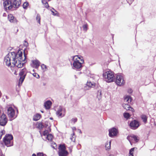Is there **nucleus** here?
<instances>
[{
    "label": "nucleus",
    "mask_w": 156,
    "mask_h": 156,
    "mask_svg": "<svg viewBox=\"0 0 156 156\" xmlns=\"http://www.w3.org/2000/svg\"><path fill=\"white\" fill-rule=\"evenodd\" d=\"M22 51L19 50L16 52H12L9 53L5 57L4 62L6 65L8 66L11 65L12 63V65L15 66L18 68H21L23 66L24 61L26 58V55L24 53V58L23 57Z\"/></svg>",
    "instance_id": "f257e3e1"
},
{
    "label": "nucleus",
    "mask_w": 156,
    "mask_h": 156,
    "mask_svg": "<svg viewBox=\"0 0 156 156\" xmlns=\"http://www.w3.org/2000/svg\"><path fill=\"white\" fill-rule=\"evenodd\" d=\"M4 8L6 10L18 8L21 4V0H2Z\"/></svg>",
    "instance_id": "f03ea898"
},
{
    "label": "nucleus",
    "mask_w": 156,
    "mask_h": 156,
    "mask_svg": "<svg viewBox=\"0 0 156 156\" xmlns=\"http://www.w3.org/2000/svg\"><path fill=\"white\" fill-rule=\"evenodd\" d=\"M73 69H80L82 67V64L84 63V60L83 58L80 56L75 55L73 58Z\"/></svg>",
    "instance_id": "7ed1b4c3"
},
{
    "label": "nucleus",
    "mask_w": 156,
    "mask_h": 156,
    "mask_svg": "<svg viewBox=\"0 0 156 156\" xmlns=\"http://www.w3.org/2000/svg\"><path fill=\"white\" fill-rule=\"evenodd\" d=\"M51 129L49 127H48L47 129H45L41 133V136L43 140L47 139L49 141H51L53 139V136L51 134L49 133L51 132Z\"/></svg>",
    "instance_id": "20e7f679"
},
{
    "label": "nucleus",
    "mask_w": 156,
    "mask_h": 156,
    "mask_svg": "<svg viewBox=\"0 0 156 156\" xmlns=\"http://www.w3.org/2000/svg\"><path fill=\"white\" fill-rule=\"evenodd\" d=\"M103 76L107 82H112L115 80L114 73L111 71H108L103 73Z\"/></svg>",
    "instance_id": "39448f33"
},
{
    "label": "nucleus",
    "mask_w": 156,
    "mask_h": 156,
    "mask_svg": "<svg viewBox=\"0 0 156 156\" xmlns=\"http://www.w3.org/2000/svg\"><path fill=\"white\" fill-rule=\"evenodd\" d=\"M7 113L10 119L11 120L16 118L17 116L16 115H15L14 109L11 107L7 108Z\"/></svg>",
    "instance_id": "423d86ee"
},
{
    "label": "nucleus",
    "mask_w": 156,
    "mask_h": 156,
    "mask_svg": "<svg viewBox=\"0 0 156 156\" xmlns=\"http://www.w3.org/2000/svg\"><path fill=\"white\" fill-rule=\"evenodd\" d=\"M115 82L117 85L119 86H121L123 85L125 83L123 76L120 74L117 75L115 78Z\"/></svg>",
    "instance_id": "0eeeda50"
},
{
    "label": "nucleus",
    "mask_w": 156,
    "mask_h": 156,
    "mask_svg": "<svg viewBox=\"0 0 156 156\" xmlns=\"http://www.w3.org/2000/svg\"><path fill=\"white\" fill-rule=\"evenodd\" d=\"M13 139L12 136L10 134L6 135L3 139V141L7 147H9L12 145L11 143V141Z\"/></svg>",
    "instance_id": "6e6552de"
},
{
    "label": "nucleus",
    "mask_w": 156,
    "mask_h": 156,
    "mask_svg": "<svg viewBox=\"0 0 156 156\" xmlns=\"http://www.w3.org/2000/svg\"><path fill=\"white\" fill-rule=\"evenodd\" d=\"M66 149L64 145H60L59 146L58 151L59 156H66L68 155V152Z\"/></svg>",
    "instance_id": "1a4fd4ad"
},
{
    "label": "nucleus",
    "mask_w": 156,
    "mask_h": 156,
    "mask_svg": "<svg viewBox=\"0 0 156 156\" xmlns=\"http://www.w3.org/2000/svg\"><path fill=\"white\" fill-rule=\"evenodd\" d=\"M65 109L63 107L59 106L56 112V114L58 117H62L65 115Z\"/></svg>",
    "instance_id": "9d476101"
},
{
    "label": "nucleus",
    "mask_w": 156,
    "mask_h": 156,
    "mask_svg": "<svg viewBox=\"0 0 156 156\" xmlns=\"http://www.w3.org/2000/svg\"><path fill=\"white\" fill-rule=\"evenodd\" d=\"M7 119L4 114L0 115V125L4 126L6 125L7 122Z\"/></svg>",
    "instance_id": "9b49d317"
},
{
    "label": "nucleus",
    "mask_w": 156,
    "mask_h": 156,
    "mask_svg": "<svg viewBox=\"0 0 156 156\" xmlns=\"http://www.w3.org/2000/svg\"><path fill=\"white\" fill-rule=\"evenodd\" d=\"M109 135L112 137L116 136L118 133L117 129L115 128L109 129Z\"/></svg>",
    "instance_id": "f8f14e48"
},
{
    "label": "nucleus",
    "mask_w": 156,
    "mask_h": 156,
    "mask_svg": "<svg viewBox=\"0 0 156 156\" xmlns=\"http://www.w3.org/2000/svg\"><path fill=\"white\" fill-rule=\"evenodd\" d=\"M30 65L32 67L37 69L39 66V62L38 60L33 59L31 61Z\"/></svg>",
    "instance_id": "ddd939ff"
},
{
    "label": "nucleus",
    "mask_w": 156,
    "mask_h": 156,
    "mask_svg": "<svg viewBox=\"0 0 156 156\" xmlns=\"http://www.w3.org/2000/svg\"><path fill=\"white\" fill-rule=\"evenodd\" d=\"M130 126L132 129H136L139 126V123L138 121L134 120L130 122Z\"/></svg>",
    "instance_id": "4468645a"
},
{
    "label": "nucleus",
    "mask_w": 156,
    "mask_h": 156,
    "mask_svg": "<svg viewBox=\"0 0 156 156\" xmlns=\"http://www.w3.org/2000/svg\"><path fill=\"white\" fill-rule=\"evenodd\" d=\"M52 102L50 101H47L44 103V106L47 109H49L51 105Z\"/></svg>",
    "instance_id": "2eb2a0df"
},
{
    "label": "nucleus",
    "mask_w": 156,
    "mask_h": 156,
    "mask_svg": "<svg viewBox=\"0 0 156 156\" xmlns=\"http://www.w3.org/2000/svg\"><path fill=\"white\" fill-rule=\"evenodd\" d=\"M123 108L126 110H130L132 112H133V109L130 107V106L127 104H124L122 105Z\"/></svg>",
    "instance_id": "dca6fc26"
},
{
    "label": "nucleus",
    "mask_w": 156,
    "mask_h": 156,
    "mask_svg": "<svg viewBox=\"0 0 156 156\" xmlns=\"http://www.w3.org/2000/svg\"><path fill=\"white\" fill-rule=\"evenodd\" d=\"M28 45V43L26 41H25L23 44H22L20 45L19 46V49H27Z\"/></svg>",
    "instance_id": "f3484780"
},
{
    "label": "nucleus",
    "mask_w": 156,
    "mask_h": 156,
    "mask_svg": "<svg viewBox=\"0 0 156 156\" xmlns=\"http://www.w3.org/2000/svg\"><path fill=\"white\" fill-rule=\"evenodd\" d=\"M131 138H132L134 139V140L136 141V142H137L138 141V139H137V137L135 135H133L132 136H128L127 137V139L129 140V141L130 143V139Z\"/></svg>",
    "instance_id": "a211bd4d"
},
{
    "label": "nucleus",
    "mask_w": 156,
    "mask_h": 156,
    "mask_svg": "<svg viewBox=\"0 0 156 156\" xmlns=\"http://www.w3.org/2000/svg\"><path fill=\"white\" fill-rule=\"evenodd\" d=\"M125 102L128 104L131 102V98L130 96H127L124 99Z\"/></svg>",
    "instance_id": "6ab92c4d"
},
{
    "label": "nucleus",
    "mask_w": 156,
    "mask_h": 156,
    "mask_svg": "<svg viewBox=\"0 0 156 156\" xmlns=\"http://www.w3.org/2000/svg\"><path fill=\"white\" fill-rule=\"evenodd\" d=\"M141 118L143 120V122L146 123L147 122V117L144 115H142L141 116Z\"/></svg>",
    "instance_id": "aec40b11"
},
{
    "label": "nucleus",
    "mask_w": 156,
    "mask_h": 156,
    "mask_svg": "<svg viewBox=\"0 0 156 156\" xmlns=\"http://www.w3.org/2000/svg\"><path fill=\"white\" fill-rule=\"evenodd\" d=\"M26 75V69H23L21 70L20 73V76H25Z\"/></svg>",
    "instance_id": "412c9836"
},
{
    "label": "nucleus",
    "mask_w": 156,
    "mask_h": 156,
    "mask_svg": "<svg viewBox=\"0 0 156 156\" xmlns=\"http://www.w3.org/2000/svg\"><path fill=\"white\" fill-rule=\"evenodd\" d=\"M42 3L43 4V5H44L46 8H48L49 7L48 3L45 0H42Z\"/></svg>",
    "instance_id": "4be33fe9"
},
{
    "label": "nucleus",
    "mask_w": 156,
    "mask_h": 156,
    "mask_svg": "<svg viewBox=\"0 0 156 156\" xmlns=\"http://www.w3.org/2000/svg\"><path fill=\"white\" fill-rule=\"evenodd\" d=\"M39 119V114L38 113L36 115H34V116L33 120L36 121L38 120Z\"/></svg>",
    "instance_id": "5701e85b"
},
{
    "label": "nucleus",
    "mask_w": 156,
    "mask_h": 156,
    "mask_svg": "<svg viewBox=\"0 0 156 156\" xmlns=\"http://www.w3.org/2000/svg\"><path fill=\"white\" fill-rule=\"evenodd\" d=\"M29 5V3L28 2H24L23 5V9H27Z\"/></svg>",
    "instance_id": "b1692460"
},
{
    "label": "nucleus",
    "mask_w": 156,
    "mask_h": 156,
    "mask_svg": "<svg viewBox=\"0 0 156 156\" xmlns=\"http://www.w3.org/2000/svg\"><path fill=\"white\" fill-rule=\"evenodd\" d=\"M136 149V147H133L131 148L129 151V156H133V152L134 151V150Z\"/></svg>",
    "instance_id": "393cba45"
},
{
    "label": "nucleus",
    "mask_w": 156,
    "mask_h": 156,
    "mask_svg": "<svg viewBox=\"0 0 156 156\" xmlns=\"http://www.w3.org/2000/svg\"><path fill=\"white\" fill-rule=\"evenodd\" d=\"M41 66L43 72H44L47 70V69L46 65L43 64L41 65Z\"/></svg>",
    "instance_id": "a878e982"
},
{
    "label": "nucleus",
    "mask_w": 156,
    "mask_h": 156,
    "mask_svg": "<svg viewBox=\"0 0 156 156\" xmlns=\"http://www.w3.org/2000/svg\"><path fill=\"white\" fill-rule=\"evenodd\" d=\"M51 11L52 12L53 15L54 16H56L58 14V12L54 8H52L51 9Z\"/></svg>",
    "instance_id": "bb28decb"
},
{
    "label": "nucleus",
    "mask_w": 156,
    "mask_h": 156,
    "mask_svg": "<svg viewBox=\"0 0 156 156\" xmlns=\"http://www.w3.org/2000/svg\"><path fill=\"white\" fill-rule=\"evenodd\" d=\"M76 136L75 135V133L74 132H73V133L71 134V136L70 139L72 141H74L75 140Z\"/></svg>",
    "instance_id": "cd10ccee"
},
{
    "label": "nucleus",
    "mask_w": 156,
    "mask_h": 156,
    "mask_svg": "<svg viewBox=\"0 0 156 156\" xmlns=\"http://www.w3.org/2000/svg\"><path fill=\"white\" fill-rule=\"evenodd\" d=\"M86 84L90 88H91L93 86H94V84L91 82H87Z\"/></svg>",
    "instance_id": "c85d7f7f"
},
{
    "label": "nucleus",
    "mask_w": 156,
    "mask_h": 156,
    "mask_svg": "<svg viewBox=\"0 0 156 156\" xmlns=\"http://www.w3.org/2000/svg\"><path fill=\"white\" fill-rule=\"evenodd\" d=\"M34 127L37 129H39V123L35 122L34 123Z\"/></svg>",
    "instance_id": "c756f323"
},
{
    "label": "nucleus",
    "mask_w": 156,
    "mask_h": 156,
    "mask_svg": "<svg viewBox=\"0 0 156 156\" xmlns=\"http://www.w3.org/2000/svg\"><path fill=\"white\" fill-rule=\"evenodd\" d=\"M33 71L34 72V73H32L33 76L37 78H38L39 77V75H38L37 73H35L34 69L33 70Z\"/></svg>",
    "instance_id": "7c9ffc66"
},
{
    "label": "nucleus",
    "mask_w": 156,
    "mask_h": 156,
    "mask_svg": "<svg viewBox=\"0 0 156 156\" xmlns=\"http://www.w3.org/2000/svg\"><path fill=\"white\" fill-rule=\"evenodd\" d=\"M111 143V141H110L108 143H107L105 144L106 149H109L110 148Z\"/></svg>",
    "instance_id": "2f4dec72"
},
{
    "label": "nucleus",
    "mask_w": 156,
    "mask_h": 156,
    "mask_svg": "<svg viewBox=\"0 0 156 156\" xmlns=\"http://www.w3.org/2000/svg\"><path fill=\"white\" fill-rule=\"evenodd\" d=\"M124 116L125 118L128 119L130 117V115L128 113H124Z\"/></svg>",
    "instance_id": "473e14b6"
},
{
    "label": "nucleus",
    "mask_w": 156,
    "mask_h": 156,
    "mask_svg": "<svg viewBox=\"0 0 156 156\" xmlns=\"http://www.w3.org/2000/svg\"><path fill=\"white\" fill-rule=\"evenodd\" d=\"M87 27L88 25L87 24H86L83 25V30L84 31H86L87 30Z\"/></svg>",
    "instance_id": "72a5a7b5"
},
{
    "label": "nucleus",
    "mask_w": 156,
    "mask_h": 156,
    "mask_svg": "<svg viewBox=\"0 0 156 156\" xmlns=\"http://www.w3.org/2000/svg\"><path fill=\"white\" fill-rule=\"evenodd\" d=\"M20 82H21V83H22L24 80V79L25 78V76H20Z\"/></svg>",
    "instance_id": "f704fd0d"
},
{
    "label": "nucleus",
    "mask_w": 156,
    "mask_h": 156,
    "mask_svg": "<svg viewBox=\"0 0 156 156\" xmlns=\"http://www.w3.org/2000/svg\"><path fill=\"white\" fill-rule=\"evenodd\" d=\"M77 121V119L76 118H73L71 120V122L73 123H75Z\"/></svg>",
    "instance_id": "c9c22d12"
},
{
    "label": "nucleus",
    "mask_w": 156,
    "mask_h": 156,
    "mask_svg": "<svg viewBox=\"0 0 156 156\" xmlns=\"http://www.w3.org/2000/svg\"><path fill=\"white\" fill-rule=\"evenodd\" d=\"M10 16H9L8 18L9 19V21L11 22H13V19H14V17H13L12 16H11V19L10 18Z\"/></svg>",
    "instance_id": "e433bc0d"
},
{
    "label": "nucleus",
    "mask_w": 156,
    "mask_h": 156,
    "mask_svg": "<svg viewBox=\"0 0 156 156\" xmlns=\"http://www.w3.org/2000/svg\"><path fill=\"white\" fill-rule=\"evenodd\" d=\"M83 88L84 90H87L89 89L90 88L88 87V86L86 84Z\"/></svg>",
    "instance_id": "4c0bfd02"
},
{
    "label": "nucleus",
    "mask_w": 156,
    "mask_h": 156,
    "mask_svg": "<svg viewBox=\"0 0 156 156\" xmlns=\"http://www.w3.org/2000/svg\"><path fill=\"white\" fill-rule=\"evenodd\" d=\"M127 2L130 4H131L133 2V1L134 0H126Z\"/></svg>",
    "instance_id": "58836bf2"
},
{
    "label": "nucleus",
    "mask_w": 156,
    "mask_h": 156,
    "mask_svg": "<svg viewBox=\"0 0 156 156\" xmlns=\"http://www.w3.org/2000/svg\"><path fill=\"white\" fill-rule=\"evenodd\" d=\"M36 20H37V22L39 23V16H38V14L37 15L36 18Z\"/></svg>",
    "instance_id": "ea45409f"
},
{
    "label": "nucleus",
    "mask_w": 156,
    "mask_h": 156,
    "mask_svg": "<svg viewBox=\"0 0 156 156\" xmlns=\"http://www.w3.org/2000/svg\"><path fill=\"white\" fill-rule=\"evenodd\" d=\"M5 132V131L4 130H3V131H1L0 133H2V134H1V135L0 136V139L1 138V136H2V135L3 134H4V133Z\"/></svg>",
    "instance_id": "a19ab883"
},
{
    "label": "nucleus",
    "mask_w": 156,
    "mask_h": 156,
    "mask_svg": "<svg viewBox=\"0 0 156 156\" xmlns=\"http://www.w3.org/2000/svg\"><path fill=\"white\" fill-rule=\"evenodd\" d=\"M98 96H101V90H98Z\"/></svg>",
    "instance_id": "79ce46f5"
},
{
    "label": "nucleus",
    "mask_w": 156,
    "mask_h": 156,
    "mask_svg": "<svg viewBox=\"0 0 156 156\" xmlns=\"http://www.w3.org/2000/svg\"><path fill=\"white\" fill-rule=\"evenodd\" d=\"M37 156H38L39 155V153H37ZM32 156H36V154H33L32 155Z\"/></svg>",
    "instance_id": "37998d69"
},
{
    "label": "nucleus",
    "mask_w": 156,
    "mask_h": 156,
    "mask_svg": "<svg viewBox=\"0 0 156 156\" xmlns=\"http://www.w3.org/2000/svg\"><path fill=\"white\" fill-rule=\"evenodd\" d=\"M39 126H40V127H41V128L43 127V125L41 123H40Z\"/></svg>",
    "instance_id": "c03bdc74"
},
{
    "label": "nucleus",
    "mask_w": 156,
    "mask_h": 156,
    "mask_svg": "<svg viewBox=\"0 0 156 156\" xmlns=\"http://www.w3.org/2000/svg\"><path fill=\"white\" fill-rule=\"evenodd\" d=\"M44 154L43 153H40V156H44Z\"/></svg>",
    "instance_id": "a18cd8bd"
},
{
    "label": "nucleus",
    "mask_w": 156,
    "mask_h": 156,
    "mask_svg": "<svg viewBox=\"0 0 156 156\" xmlns=\"http://www.w3.org/2000/svg\"><path fill=\"white\" fill-rule=\"evenodd\" d=\"M0 156H2V151L0 150Z\"/></svg>",
    "instance_id": "49530a36"
},
{
    "label": "nucleus",
    "mask_w": 156,
    "mask_h": 156,
    "mask_svg": "<svg viewBox=\"0 0 156 156\" xmlns=\"http://www.w3.org/2000/svg\"><path fill=\"white\" fill-rule=\"evenodd\" d=\"M76 128H75V127H74V128H73V130H76Z\"/></svg>",
    "instance_id": "de8ad7c7"
},
{
    "label": "nucleus",
    "mask_w": 156,
    "mask_h": 156,
    "mask_svg": "<svg viewBox=\"0 0 156 156\" xmlns=\"http://www.w3.org/2000/svg\"><path fill=\"white\" fill-rule=\"evenodd\" d=\"M80 131V133H82V132L80 130H79Z\"/></svg>",
    "instance_id": "09e8293b"
},
{
    "label": "nucleus",
    "mask_w": 156,
    "mask_h": 156,
    "mask_svg": "<svg viewBox=\"0 0 156 156\" xmlns=\"http://www.w3.org/2000/svg\"><path fill=\"white\" fill-rule=\"evenodd\" d=\"M109 156H114L113 154H110L109 155Z\"/></svg>",
    "instance_id": "8fccbe9b"
},
{
    "label": "nucleus",
    "mask_w": 156,
    "mask_h": 156,
    "mask_svg": "<svg viewBox=\"0 0 156 156\" xmlns=\"http://www.w3.org/2000/svg\"><path fill=\"white\" fill-rule=\"evenodd\" d=\"M39 116H40V119L41 118V115H40Z\"/></svg>",
    "instance_id": "3c124183"
},
{
    "label": "nucleus",
    "mask_w": 156,
    "mask_h": 156,
    "mask_svg": "<svg viewBox=\"0 0 156 156\" xmlns=\"http://www.w3.org/2000/svg\"><path fill=\"white\" fill-rule=\"evenodd\" d=\"M132 92V90H130V92H129V93H131Z\"/></svg>",
    "instance_id": "603ef678"
},
{
    "label": "nucleus",
    "mask_w": 156,
    "mask_h": 156,
    "mask_svg": "<svg viewBox=\"0 0 156 156\" xmlns=\"http://www.w3.org/2000/svg\"><path fill=\"white\" fill-rule=\"evenodd\" d=\"M50 119H51V120H52V119H53V118H50Z\"/></svg>",
    "instance_id": "864d4df0"
},
{
    "label": "nucleus",
    "mask_w": 156,
    "mask_h": 156,
    "mask_svg": "<svg viewBox=\"0 0 156 156\" xmlns=\"http://www.w3.org/2000/svg\"><path fill=\"white\" fill-rule=\"evenodd\" d=\"M41 112H42V113H43V111H41Z\"/></svg>",
    "instance_id": "5fc2aeb1"
},
{
    "label": "nucleus",
    "mask_w": 156,
    "mask_h": 156,
    "mask_svg": "<svg viewBox=\"0 0 156 156\" xmlns=\"http://www.w3.org/2000/svg\"><path fill=\"white\" fill-rule=\"evenodd\" d=\"M129 92H130V91H129Z\"/></svg>",
    "instance_id": "6e6d98bb"
}]
</instances>
